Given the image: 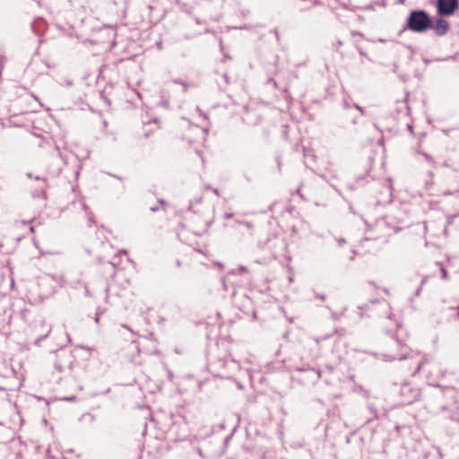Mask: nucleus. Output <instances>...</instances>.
<instances>
[{
	"label": "nucleus",
	"instance_id": "nucleus-9",
	"mask_svg": "<svg viewBox=\"0 0 459 459\" xmlns=\"http://www.w3.org/2000/svg\"><path fill=\"white\" fill-rule=\"evenodd\" d=\"M274 33H275L277 39H279V33H278L277 30H274Z\"/></svg>",
	"mask_w": 459,
	"mask_h": 459
},
{
	"label": "nucleus",
	"instance_id": "nucleus-2",
	"mask_svg": "<svg viewBox=\"0 0 459 459\" xmlns=\"http://www.w3.org/2000/svg\"><path fill=\"white\" fill-rule=\"evenodd\" d=\"M437 7L438 14L449 16L458 9L459 2L458 0H437Z\"/></svg>",
	"mask_w": 459,
	"mask_h": 459
},
{
	"label": "nucleus",
	"instance_id": "nucleus-10",
	"mask_svg": "<svg viewBox=\"0 0 459 459\" xmlns=\"http://www.w3.org/2000/svg\"><path fill=\"white\" fill-rule=\"evenodd\" d=\"M318 299H320L321 300H324L325 299V297L324 296H316Z\"/></svg>",
	"mask_w": 459,
	"mask_h": 459
},
{
	"label": "nucleus",
	"instance_id": "nucleus-8",
	"mask_svg": "<svg viewBox=\"0 0 459 459\" xmlns=\"http://www.w3.org/2000/svg\"><path fill=\"white\" fill-rule=\"evenodd\" d=\"M355 107H356V108H358V110H359L361 113L363 112L362 108H360V107H359V106H358V105H356Z\"/></svg>",
	"mask_w": 459,
	"mask_h": 459
},
{
	"label": "nucleus",
	"instance_id": "nucleus-11",
	"mask_svg": "<svg viewBox=\"0 0 459 459\" xmlns=\"http://www.w3.org/2000/svg\"><path fill=\"white\" fill-rule=\"evenodd\" d=\"M21 224H22V225H24V226H25V225H27V224H28V222H26V221H21Z\"/></svg>",
	"mask_w": 459,
	"mask_h": 459
},
{
	"label": "nucleus",
	"instance_id": "nucleus-1",
	"mask_svg": "<svg viewBox=\"0 0 459 459\" xmlns=\"http://www.w3.org/2000/svg\"><path fill=\"white\" fill-rule=\"evenodd\" d=\"M431 20L429 15L423 10L411 11L407 19L406 28L422 33L430 29Z\"/></svg>",
	"mask_w": 459,
	"mask_h": 459
},
{
	"label": "nucleus",
	"instance_id": "nucleus-12",
	"mask_svg": "<svg viewBox=\"0 0 459 459\" xmlns=\"http://www.w3.org/2000/svg\"><path fill=\"white\" fill-rule=\"evenodd\" d=\"M95 322L98 324L99 323V316H96L95 317Z\"/></svg>",
	"mask_w": 459,
	"mask_h": 459
},
{
	"label": "nucleus",
	"instance_id": "nucleus-14",
	"mask_svg": "<svg viewBox=\"0 0 459 459\" xmlns=\"http://www.w3.org/2000/svg\"><path fill=\"white\" fill-rule=\"evenodd\" d=\"M185 91H186V84L183 83Z\"/></svg>",
	"mask_w": 459,
	"mask_h": 459
},
{
	"label": "nucleus",
	"instance_id": "nucleus-7",
	"mask_svg": "<svg viewBox=\"0 0 459 459\" xmlns=\"http://www.w3.org/2000/svg\"><path fill=\"white\" fill-rule=\"evenodd\" d=\"M29 230H30V233H33L34 232V227L30 226L29 227Z\"/></svg>",
	"mask_w": 459,
	"mask_h": 459
},
{
	"label": "nucleus",
	"instance_id": "nucleus-3",
	"mask_svg": "<svg viewBox=\"0 0 459 459\" xmlns=\"http://www.w3.org/2000/svg\"><path fill=\"white\" fill-rule=\"evenodd\" d=\"M430 29L434 30L437 36L442 37L448 32L450 24L445 19L438 18L434 23L431 22Z\"/></svg>",
	"mask_w": 459,
	"mask_h": 459
},
{
	"label": "nucleus",
	"instance_id": "nucleus-5",
	"mask_svg": "<svg viewBox=\"0 0 459 459\" xmlns=\"http://www.w3.org/2000/svg\"><path fill=\"white\" fill-rule=\"evenodd\" d=\"M441 272H442V277H443L444 279H447V277H448V273H447L446 270L444 267H442V268H441Z\"/></svg>",
	"mask_w": 459,
	"mask_h": 459
},
{
	"label": "nucleus",
	"instance_id": "nucleus-6",
	"mask_svg": "<svg viewBox=\"0 0 459 459\" xmlns=\"http://www.w3.org/2000/svg\"><path fill=\"white\" fill-rule=\"evenodd\" d=\"M212 192H213L216 195H220V192H219V190H218V189H216V188H212Z\"/></svg>",
	"mask_w": 459,
	"mask_h": 459
},
{
	"label": "nucleus",
	"instance_id": "nucleus-13",
	"mask_svg": "<svg viewBox=\"0 0 459 459\" xmlns=\"http://www.w3.org/2000/svg\"><path fill=\"white\" fill-rule=\"evenodd\" d=\"M424 156H425L428 160H430V158L428 156V154H424Z\"/></svg>",
	"mask_w": 459,
	"mask_h": 459
},
{
	"label": "nucleus",
	"instance_id": "nucleus-4",
	"mask_svg": "<svg viewBox=\"0 0 459 459\" xmlns=\"http://www.w3.org/2000/svg\"><path fill=\"white\" fill-rule=\"evenodd\" d=\"M238 273H245L248 272V269L246 266H239L237 269Z\"/></svg>",
	"mask_w": 459,
	"mask_h": 459
}]
</instances>
